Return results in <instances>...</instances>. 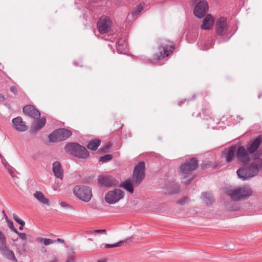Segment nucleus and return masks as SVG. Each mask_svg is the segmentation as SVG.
Segmentation results:
<instances>
[{
  "label": "nucleus",
  "mask_w": 262,
  "mask_h": 262,
  "mask_svg": "<svg viewBox=\"0 0 262 262\" xmlns=\"http://www.w3.org/2000/svg\"><path fill=\"white\" fill-rule=\"evenodd\" d=\"M12 122L14 127L17 130L20 132H24L28 129V127L25 124V123L23 121L21 117H17L12 119Z\"/></svg>",
  "instance_id": "a211bd4d"
},
{
  "label": "nucleus",
  "mask_w": 262,
  "mask_h": 262,
  "mask_svg": "<svg viewBox=\"0 0 262 262\" xmlns=\"http://www.w3.org/2000/svg\"><path fill=\"white\" fill-rule=\"evenodd\" d=\"M56 241L58 243H64V241L63 239L59 238H57Z\"/></svg>",
  "instance_id": "603ef678"
},
{
  "label": "nucleus",
  "mask_w": 262,
  "mask_h": 262,
  "mask_svg": "<svg viewBox=\"0 0 262 262\" xmlns=\"http://www.w3.org/2000/svg\"><path fill=\"white\" fill-rule=\"evenodd\" d=\"M209 6L205 0L200 1L195 5L193 9V14L198 18H202L208 13Z\"/></svg>",
  "instance_id": "9b49d317"
},
{
  "label": "nucleus",
  "mask_w": 262,
  "mask_h": 262,
  "mask_svg": "<svg viewBox=\"0 0 262 262\" xmlns=\"http://www.w3.org/2000/svg\"><path fill=\"white\" fill-rule=\"evenodd\" d=\"M6 222L7 223V225H8V227L10 228V229L12 231L14 232V233L17 232V230L14 226L13 223L11 220H8L6 221Z\"/></svg>",
  "instance_id": "72a5a7b5"
},
{
  "label": "nucleus",
  "mask_w": 262,
  "mask_h": 262,
  "mask_svg": "<svg viewBox=\"0 0 262 262\" xmlns=\"http://www.w3.org/2000/svg\"><path fill=\"white\" fill-rule=\"evenodd\" d=\"M66 262H75L73 258H71L70 259H68Z\"/></svg>",
  "instance_id": "864d4df0"
},
{
  "label": "nucleus",
  "mask_w": 262,
  "mask_h": 262,
  "mask_svg": "<svg viewBox=\"0 0 262 262\" xmlns=\"http://www.w3.org/2000/svg\"><path fill=\"white\" fill-rule=\"evenodd\" d=\"M0 251L2 255L7 258L14 262H18L17 259L15 256L14 252L10 250L7 245L0 247Z\"/></svg>",
  "instance_id": "f3484780"
},
{
  "label": "nucleus",
  "mask_w": 262,
  "mask_h": 262,
  "mask_svg": "<svg viewBox=\"0 0 262 262\" xmlns=\"http://www.w3.org/2000/svg\"><path fill=\"white\" fill-rule=\"evenodd\" d=\"M101 143V140L99 139L96 138L94 140L90 141L87 145H86V148L90 150L93 151H96L98 149L99 146L100 145Z\"/></svg>",
  "instance_id": "393cba45"
},
{
  "label": "nucleus",
  "mask_w": 262,
  "mask_h": 262,
  "mask_svg": "<svg viewBox=\"0 0 262 262\" xmlns=\"http://www.w3.org/2000/svg\"><path fill=\"white\" fill-rule=\"evenodd\" d=\"M158 53H155L153 60L158 61L163 59L172 53L175 49V44L173 42L165 40L160 43L158 47Z\"/></svg>",
  "instance_id": "20e7f679"
},
{
  "label": "nucleus",
  "mask_w": 262,
  "mask_h": 262,
  "mask_svg": "<svg viewBox=\"0 0 262 262\" xmlns=\"http://www.w3.org/2000/svg\"><path fill=\"white\" fill-rule=\"evenodd\" d=\"M237 175L240 179L243 181L247 180L252 177V174H250L247 167H243L239 168L236 171Z\"/></svg>",
  "instance_id": "4be33fe9"
},
{
  "label": "nucleus",
  "mask_w": 262,
  "mask_h": 262,
  "mask_svg": "<svg viewBox=\"0 0 262 262\" xmlns=\"http://www.w3.org/2000/svg\"><path fill=\"white\" fill-rule=\"evenodd\" d=\"M46 123V119L45 117H42L38 120L36 122L33 124L31 126L30 132L32 133H35L37 130L43 128Z\"/></svg>",
  "instance_id": "5701e85b"
},
{
  "label": "nucleus",
  "mask_w": 262,
  "mask_h": 262,
  "mask_svg": "<svg viewBox=\"0 0 262 262\" xmlns=\"http://www.w3.org/2000/svg\"><path fill=\"white\" fill-rule=\"evenodd\" d=\"M17 240H18V238H17L16 239H13V241H14V242H16V241H17Z\"/></svg>",
  "instance_id": "052dcab7"
},
{
  "label": "nucleus",
  "mask_w": 262,
  "mask_h": 262,
  "mask_svg": "<svg viewBox=\"0 0 262 262\" xmlns=\"http://www.w3.org/2000/svg\"><path fill=\"white\" fill-rule=\"evenodd\" d=\"M193 177H192L191 179H188V180H187V182H186V183H187V184H189V183L192 181V180H193Z\"/></svg>",
  "instance_id": "5fc2aeb1"
},
{
  "label": "nucleus",
  "mask_w": 262,
  "mask_h": 262,
  "mask_svg": "<svg viewBox=\"0 0 262 262\" xmlns=\"http://www.w3.org/2000/svg\"><path fill=\"white\" fill-rule=\"evenodd\" d=\"M211 166V162L209 161H203V162L201 164V168L202 170H205L209 167H210Z\"/></svg>",
  "instance_id": "473e14b6"
},
{
  "label": "nucleus",
  "mask_w": 262,
  "mask_h": 262,
  "mask_svg": "<svg viewBox=\"0 0 262 262\" xmlns=\"http://www.w3.org/2000/svg\"><path fill=\"white\" fill-rule=\"evenodd\" d=\"M262 143V136L259 135L249 142L245 147L243 145L237 146L236 151L237 162L242 165L247 166L249 164L251 158L253 159L254 154Z\"/></svg>",
  "instance_id": "f257e3e1"
},
{
  "label": "nucleus",
  "mask_w": 262,
  "mask_h": 262,
  "mask_svg": "<svg viewBox=\"0 0 262 262\" xmlns=\"http://www.w3.org/2000/svg\"><path fill=\"white\" fill-rule=\"evenodd\" d=\"M16 234H17L19 238L22 239V240H26V238H27V235L26 233H21V232H19L17 231V232H15Z\"/></svg>",
  "instance_id": "ea45409f"
},
{
  "label": "nucleus",
  "mask_w": 262,
  "mask_h": 262,
  "mask_svg": "<svg viewBox=\"0 0 262 262\" xmlns=\"http://www.w3.org/2000/svg\"><path fill=\"white\" fill-rule=\"evenodd\" d=\"M19 225H20V226L19 227V230H23V229H24V226L25 225V222H24V223H23L22 224H20Z\"/></svg>",
  "instance_id": "8fccbe9b"
},
{
  "label": "nucleus",
  "mask_w": 262,
  "mask_h": 262,
  "mask_svg": "<svg viewBox=\"0 0 262 262\" xmlns=\"http://www.w3.org/2000/svg\"><path fill=\"white\" fill-rule=\"evenodd\" d=\"M143 7L141 4L137 5L133 10L132 12V15L133 16L138 15L143 10Z\"/></svg>",
  "instance_id": "7c9ffc66"
},
{
  "label": "nucleus",
  "mask_w": 262,
  "mask_h": 262,
  "mask_svg": "<svg viewBox=\"0 0 262 262\" xmlns=\"http://www.w3.org/2000/svg\"><path fill=\"white\" fill-rule=\"evenodd\" d=\"M214 19L211 14H207L204 18L201 29L204 30H209L212 28Z\"/></svg>",
  "instance_id": "aec40b11"
},
{
  "label": "nucleus",
  "mask_w": 262,
  "mask_h": 262,
  "mask_svg": "<svg viewBox=\"0 0 262 262\" xmlns=\"http://www.w3.org/2000/svg\"><path fill=\"white\" fill-rule=\"evenodd\" d=\"M73 64L76 66V67H77L78 66L79 64L78 63L77 61H74L73 62Z\"/></svg>",
  "instance_id": "6e6d98bb"
},
{
  "label": "nucleus",
  "mask_w": 262,
  "mask_h": 262,
  "mask_svg": "<svg viewBox=\"0 0 262 262\" xmlns=\"http://www.w3.org/2000/svg\"><path fill=\"white\" fill-rule=\"evenodd\" d=\"M258 154H254L253 158V161L248 166H247L249 173L255 176L262 168V159L258 157Z\"/></svg>",
  "instance_id": "f8f14e48"
},
{
  "label": "nucleus",
  "mask_w": 262,
  "mask_h": 262,
  "mask_svg": "<svg viewBox=\"0 0 262 262\" xmlns=\"http://www.w3.org/2000/svg\"><path fill=\"white\" fill-rule=\"evenodd\" d=\"M64 149L67 154L78 159H86L90 156L86 147L77 142L67 143Z\"/></svg>",
  "instance_id": "7ed1b4c3"
},
{
  "label": "nucleus",
  "mask_w": 262,
  "mask_h": 262,
  "mask_svg": "<svg viewBox=\"0 0 262 262\" xmlns=\"http://www.w3.org/2000/svg\"><path fill=\"white\" fill-rule=\"evenodd\" d=\"M113 158V155L111 154H107L103 156H102L99 158V161L102 163H107L108 161L112 160Z\"/></svg>",
  "instance_id": "c85d7f7f"
},
{
  "label": "nucleus",
  "mask_w": 262,
  "mask_h": 262,
  "mask_svg": "<svg viewBox=\"0 0 262 262\" xmlns=\"http://www.w3.org/2000/svg\"><path fill=\"white\" fill-rule=\"evenodd\" d=\"M6 237L5 235L0 231V247L7 245Z\"/></svg>",
  "instance_id": "2f4dec72"
},
{
  "label": "nucleus",
  "mask_w": 262,
  "mask_h": 262,
  "mask_svg": "<svg viewBox=\"0 0 262 262\" xmlns=\"http://www.w3.org/2000/svg\"><path fill=\"white\" fill-rule=\"evenodd\" d=\"M5 100L4 96L0 93V102H3Z\"/></svg>",
  "instance_id": "09e8293b"
},
{
  "label": "nucleus",
  "mask_w": 262,
  "mask_h": 262,
  "mask_svg": "<svg viewBox=\"0 0 262 262\" xmlns=\"http://www.w3.org/2000/svg\"><path fill=\"white\" fill-rule=\"evenodd\" d=\"M98 183L102 186L106 187H117L119 182L113 177L108 175H100L98 178Z\"/></svg>",
  "instance_id": "4468645a"
},
{
  "label": "nucleus",
  "mask_w": 262,
  "mask_h": 262,
  "mask_svg": "<svg viewBox=\"0 0 262 262\" xmlns=\"http://www.w3.org/2000/svg\"><path fill=\"white\" fill-rule=\"evenodd\" d=\"M228 30L227 18L224 16L218 18L215 24V30L216 35L220 36L227 37Z\"/></svg>",
  "instance_id": "6e6552de"
},
{
  "label": "nucleus",
  "mask_w": 262,
  "mask_h": 262,
  "mask_svg": "<svg viewBox=\"0 0 262 262\" xmlns=\"http://www.w3.org/2000/svg\"><path fill=\"white\" fill-rule=\"evenodd\" d=\"M55 260H53V261H51L50 262H55Z\"/></svg>",
  "instance_id": "680f3d73"
},
{
  "label": "nucleus",
  "mask_w": 262,
  "mask_h": 262,
  "mask_svg": "<svg viewBox=\"0 0 262 262\" xmlns=\"http://www.w3.org/2000/svg\"><path fill=\"white\" fill-rule=\"evenodd\" d=\"M189 101V100L188 99H184L183 100H181L180 101H179L178 103V105L179 106H182V105L185 102H188Z\"/></svg>",
  "instance_id": "a18cd8bd"
},
{
  "label": "nucleus",
  "mask_w": 262,
  "mask_h": 262,
  "mask_svg": "<svg viewBox=\"0 0 262 262\" xmlns=\"http://www.w3.org/2000/svg\"><path fill=\"white\" fill-rule=\"evenodd\" d=\"M1 159L3 164L6 169L11 167V165L7 162V161L4 157H2V158H1Z\"/></svg>",
  "instance_id": "58836bf2"
},
{
  "label": "nucleus",
  "mask_w": 262,
  "mask_h": 262,
  "mask_svg": "<svg viewBox=\"0 0 262 262\" xmlns=\"http://www.w3.org/2000/svg\"><path fill=\"white\" fill-rule=\"evenodd\" d=\"M2 212H3V214H4V216L5 217V219H6V221L8 220H9L8 217V216L7 215L5 211L4 210H3Z\"/></svg>",
  "instance_id": "3c124183"
},
{
  "label": "nucleus",
  "mask_w": 262,
  "mask_h": 262,
  "mask_svg": "<svg viewBox=\"0 0 262 262\" xmlns=\"http://www.w3.org/2000/svg\"><path fill=\"white\" fill-rule=\"evenodd\" d=\"M189 199L188 196H185L182 199L178 200L177 203L181 205H184L185 204V202L188 201Z\"/></svg>",
  "instance_id": "f704fd0d"
},
{
  "label": "nucleus",
  "mask_w": 262,
  "mask_h": 262,
  "mask_svg": "<svg viewBox=\"0 0 262 262\" xmlns=\"http://www.w3.org/2000/svg\"><path fill=\"white\" fill-rule=\"evenodd\" d=\"M34 196L41 203L48 205L49 204V199L46 198L43 193L41 191H36L34 194Z\"/></svg>",
  "instance_id": "bb28decb"
},
{
  "label": "nucleus",
  "mask_w": 262,
  "mask_h": 262,
  "mask_svg": "<svg viewBox=\"0 0 262 262\" xmlns=\"http://www.w3.org/2000/svg\"><path fill=\"white\" fill-rule=\"evenodd\" d=\"M133 236L129 237L126 238L125 240L120 241L118 243L114 244H106L104 245V248L106 249L115 248L123 246L125 243H128L132 242Z\"/></svg>",
  "instance_id": "a878e982"
},
{
  "label": "nucleus",
  "mask_w": 262,
  "mask_h": 262,
  "mask_svg": "<svg viewBox=\"0 0 262 262\" xmlns=\"http://www.w3.org/2000/svg\"><path fill=\"white\" fill-rule=\"evenodd\" d=\"M252 193V191L251 189L247 187H243L233 190L230 193V196L233 201H237L248 198L251 195Z\"/></svg>",
  "instance_id": "1a4fd4ad"
},
{
  "label": "nucleus",
  "mask_w": 262,
  "mask_h": 262,
  "mask_svg": "<svg viewBox=\"0 0 262 262\" xmlns=\"http://www.w3.org/2000/svg\"><path fill=\"white\" fill-rule=\"evenodd\" d=\"M10 91L15 95L18 94L17 89L15 86H11L10 88Z\"/></svg>",
  "instance_id": "37998d69"
},
{
  "label": "nucleus",
  "mask_w": 262,
  "mask_h": 262,
  "mask_svg": "<svg viewBox=\"0 0 262 262\" xmlns=\"http://www.w3.org/2000/svg\"><path fill=\"white\" fill-rule=\"evenodd\" d=\"M41 251L42 252H46V248L45 247H42V248H41Z\"/></svg>",
  "instance_id": "4d7b16f0"
},
{
  "label": "nucleus",
  "mask_w": 262,
  "mask_h": 262,
  "mask_svg": "<svg viewBox=\"0 0 262 262\" xmlns=\"http://www.w3.org/2000/svg\"><path fill=\"white\" fill-rule=\"evenodd\" d=\"M112 146V144L111 142L107 143L104 146L98 150V154H104L106 153L108 149H110Z\"/></svg>",
  "instance_id": "c756f323"
},
{
  "label": "nucleus",
  "mask_w": 262,
  "mask_h": 262,
  "mask_svg": "<svg viewBox=\"0 0 262 262\" xmlns=\"http://www.w3.org/2000/svg\"><path fill=\"white\" fill-rule=\"evenodd\" d=\"M229 38H227V40H225L224 41L228 40H229Z\"/></svg>",
  "instance_id": "e2e57ef3"
},
{
  "label": "nucleus",
  "mask_w": 262,
  "mask_h": 262,
  "mask_svg": "<svg viewBox=\"0 0 262 262\" xmlns=\"http://www.w3.org/2000/svg\"><path fill=\"white\" fill-rule=\"evenodd\" d=\"M97 26L99 32L101 34L106 33L111 30L112 21L109 17L103 15L97 23Z\"/></svg>",
  "instance_id": "ddd939ff"
},
{
  "label": "nucleus",
  "mask_w": 262,
  "mask_h": 262,
  "mask_svg": "<svg viewBox=\"0 0 262 262\" xmlns=\"http://www.w3.org/2000/svg\"><path fill=\"white\" fill-rule=\"evenodd\" d=\"M73 192L78 199L85 203L89 202L93 196L91 188L85 185L75 186Z\"/></svg>",
  "instance_id": "39448f33"
},
{
  "label": "nucleus",
  "mask_w": 262,
  "mask_h": 262,
  "mask_svg": "<svg viewBox=\"0 0 262 262\" xmlns=\"http://www.w3.org/2000/svg\"><path fill=\"white\" fill-rule=\"evenodd\" d=\"M52 170L56 178L62 180L63 177V170L59 162L56 161L52 164Z\"/></svg>",
  "instance_id": "6ab92c4d"
},
{
  "label": "nucleus",
  "mask_w": 262,
  "mask_h": 262,
  "mask_svg": "<svg viewBox=\"0 0 262 262\" xmlns=\"http://www.w3.org/2000/svg\"><path fill=\"white\" fill-rule=\"evenodd\" d=\"M13 219L14 220V221L17 222L18 224H22L23 223H24L25 222L22 220L21 219H20L16 214L15 213H13Z\"/></svg>",
  "instance_id": "e433bc0d"
},
{
  "label": "nucleus",
  "mask_w": 262,
  "mask_h": 262,
  "mask_svg": "<svg viewBox=\"0 0 262 262\" xmlns=\"http://www.w3.org/2000/svg\"><path fill=\"white\" fill-rule=\"evenodd\" d=\"M91 231H87V233H93L94 232H91Z\"/></svg>",
  "instance_id": "bf43d9fd"
},
{
  "label": "nucleus",
  "mask_w": 262,
  "mask_h": 262,
  "mask_svg": "<svg viewBox=\"0 0 262 262\" xmlns=\"http://www.w3.org/2000/svg\"><path fill=\"white\" fill-rule=\"evenodd\" d=\"M8 170V172L9 173H10V174L12 176V177H13V175H14V171L12 168V167L11 166L10 167H9L8 168H7Z\"/></svg>",
  "instance_id": "49530a36"
},
{
  "label": "nucleus",
  "mask_w": 262,
  "mask_h": 262,
  "mask_svg": "<svg viewBox=\"0 0 262 262\" xmlns=\"http://www.w3.org/2000/svg\"><path fill=\"white\" fill-rule=\"evenodd\" d=\"M179 190V187L177 184L173 183L169 187L167 190V193L173 194L178 193Z\"/></svg>",
  "instance_id": "cd10ccee"
},
{
  "label": "nucleus",
  "mask_w": 262,
  "mask_h": 262,
  "mask_svg": "<svg viewBox=\"0 0 262 262\" xmlns=\"http://www.w3.org/2000/svg\"><path fill=\"white\" fill-rule=\"evenodd\" d=\"M237 145H232L224 149L222 151V157L225 158L227 163L231 162L236 158Z\"/></svg>",
  "instance_id": "2eb2a0df"
},
{
  "label": "nucleus",
  "mask_w": 262,
  "mask_h": 262,
  "mask_svg": "<svg viewBox=\"0 0 262 262\" xmlns=\"http://www.w3.org/2000/svg\"><path fill=\"white\" fill-rule=\"evenodd\" d=\"M124 196V192L119 189H115L108 191L105 195V201L108 204H114Z\"/></svg>",
  "instance_id": "9d476101"
},
{
  "label": "nucleus",
  "mask_w": 262,
  "mask_h": 262,
  "mask_svg": "<svg viewBox=\"0 0 262 262\" xmlns=\"http://www.w3.org/2000/svg\"><path fill=\"white\" fill-rule=\"evenodd\" d=\"M203 113L208 116L212 114V113L210 112V106L209 105H206L205 107L203 109Z\"/></svg>",
  "instance_id": "4c0bfd02"
},
{
  "label": "nucleus",
  "mask_w": 262,
  "mask_h": 262,
  "mask_svg": "<svg viewBox=\"0 0 262 262\" xmlns=\"http://www.w3.org/2000/svg\"><path fill=\"white\" fill-rule=\"evenodd\" d=\"M117 51L120 54H126L128 52L127 42L125 39L119 38L117 42Z\"/></svg>",
  "instance_id": "412c9836"
},
{
  "label": "nucleus",
  "mask_w": 262,
  "mask_h": 262,
  "mask_svg": "<svg viewBox=\"0 0 262 262\" xmlns=\"http://www.w3.org/2000/svg\"><path fill=\"white\" fill-rule=\"evenodd\" d=\"M106 260H98L97 262H106Z\"/></svg>",
  "instance_id": "13d9d810"
},
{
  "label": "nucleus",
  "mask_w": 262,
  "mask_h": 262,
  "mask_svg": "<svg viewBox=\"0 0 262 262\" xmlns=\"http://www.w3.org/2000/svg\"><path fill=\"white\" fill-rule=\"evenodd\" d=\"M23 111L24 114L35 119H38L40 117L39 111L32 105H26L23 107Z\"/></svg>",
  "instance_id": "dca6fc26"
},
{
  "label": "nucleus",
  "mask_w": 262,
  "mask_h": 262,
  "mask_svg": "<svg viewBox=\"0 0 262 262\" xmlns=\"http://www.w3.org/2000/svg\"><path fill=\"white\" fill-rule=\"evenodd\" d=\"M92 180V178L91 177H88L83 179L82 180V182L84 184H90L91 183V181Z\"/></svg>",
  "instance_id": "79ce46f5"
},
{
  "label": "nucleus",
  "mask_w": 262,
  "mask_h": 262,
  "mask_svg": "<svg viewBox=\"0 0 262 262\" xmlns=\"http://www.w3.org/2000/svg\"><path fill=\"white\" fill-rule=\"evenodd\" d=\"M145 163L143 161L139 162L134 169L132 180L128 179L120 185L119 184L118 186L130 193H133L134 188L140 185L144 180L145 177Z\"/></svg>",
  "instance_id": "f03ea898"
},
{
  "label": "nucleus",
  "mask_w": 262,
  "mask_h": 262,
  "mask_svg": "<svg viewBox=\"0 0 262 262\" xmlns=\"http://www.w3.org/2000/svg\"><path fill=\"white\" fill-rule=\"evenodd\" d=\"M91 232L97 233H104L106 234V230L105 229H96L91 231Z\"/></svg>",
  "instance_id": "a19ab883"
},
{
  "label": "nucleus",
  "mask_w": 262,
  "mask_h": 262,
  "mask_svg": "<svg viewBox=\"0 0 262 262\" xmlns=\"http://www.w3.org/2000/svg\"><path fill=\"white\" fill-rule=\"evenodd\" d=\"M60 205L61 207L64 208H71V205L67 203L66 202H61L60 203Z\"/></svg>",
  "instance_id": "c03bdc74"
},
{
  "label": "nucleus",
  "mask_w": 262,
  "mask_h": 262,
  "mask_svg": "<svg viewBox=\"0 0 262 262\" xmlns=\"http://www.w3.org/2000/svg\"><path fill=\"white\" fill-rule=\"evenodd\" d=\"M41 241H43V244L45 246L49 245L55 242V241L49 238H41Z\"/></svg>",
  "instance_id": "c9c22d12"
},
{
  "label": "nucleus",
  "mask_w": 262,
  "mask_h": 262,
  "mask_svg": "<svg viewBox=\"0 0 262 262\" xmlns=\"http://www.w3.org/2000/svg\"><path fill=\"white\" fill-rule=\"evenodd\" d=\"M72 135V132L65 128H60L54 130L49 135L50 142L57 143L67 140Z\"/></svg>",
  "instance_id": "423d86ee"
},
{
  "label": "nucleus",
  "mask_w": 262,
  "mask_h": 262,
  "mask_svg": "<svg viewBox=\"0 0 262 262\" xmlns=\"http://www.w3.org/2000/svg\"><path fill=\"white\" fill-rule=\"evenodd\" d=\"M198 166V160L196 158H191L186 160L181 164L179 168V172L182 173L184 178L189 177L191 172L196 169Z\"/></svg>",
  "instance_id": "0eeeda50"
},
{
  "label": "nucleus",
  "mask_w": 262,
  "mask_h": 262,
  "mask_svg": "<svg viewBox=\"0 0 262 262\" xmlns=\"http://www.w3.org/2000/svg\"><path fill=\"white\" fill-rule=\"evenodd\" d=\"M22 248H23L22 250L24 252H27V246L26 242H25L24 243H23Z\"/></svg>",
  "instance_id": "de8ad7c7"
},
{
  "label": "nucleus",
  "mask_w": 262,
  "mask_h": 262,
  "mask_svg": "<svg viewBox=\"0 0 262 262\" xmlns=\"http://www.w3.org/2000/svg\"><path fill=\"white\" fill-rule=\"evenodd\" d=\"M201 198L207 206L212 205L214 201L213 194L209 192H202Z\"/></svg>",
  "instance_id": "b1692460"
}]
</instances>
